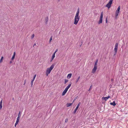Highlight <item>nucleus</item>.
<instances>
[{
  "mask_svg": "<svg viewBox=\"0 0 128 128\" xmlns=\"http://www.w3.org/2000/svg\"><path fill=\"white\" fill-rule=\"evenodd\" d=\"M79 9L78 8L77 11L74 19V24L76 25L80 19V16H79Z\"/></svg>",
  "mask_w": 128,
  "mask_h": 128,
  "instance_id": "nucleus-1",
  "label": "nucleus"
},
{
  "mask_svg": "<svg viewBox=\"0 0 128 128\" xmlns=\"http://www.w3.org/2000/svg\"><path fill=\"white\" fill-rule=\"evenodd\" d=\"M54 65L52 64L50 67L49 68H48L46 71V76H48L51 70L54 68Z\"/></svg>",
  "mask_w": 128,
  "mask_h": 128,
  "instance_id": "nucleus-2",
  "label": "nucleus"
},
{
  "mask_svg": "<svg viewBox=\"0 0 128 128\" xmlns=\"http://www.w3.org/2000/svg\"><path fill=\"white\" fill-rule=\"evenodd\" d=\"M103 15V12H101L100 17V20L98 22V24H100L102 23V18Z\"/></svg>",
  "mask_w": 128,
  "mask_h": 128,
  "instance_id": "nucleus-3",
  "label": "nucleus"
},
{
  "mask_svg": "<svg viewBox=\"0 0 128 128\" xmlns=\"http://www.w3.org/2000/svg\"><path fill=\"white\" fill-rule=\"evenodd\" d=\"M113 0H110L109 2L106 5V6L108 8H110L111 7V4L112 3Z\"/></svg>",
  "mask_w": 128,
  "mask_h": 128,
  "instance_id": "nucleus-4",
  "label": "nucleus"
},
{
  "mask_svg": "<svg viewBox=\"0 0 128 128\" xmlns=\"http://www.w3.org/2000/svg\"><path fill=\"white\" fill-rule=\"evenodd\" d=\"M118 43H116L115 45V48L114 49V50L115 52V54L114 55L116 54V53L117 51L118 46Z\"/></svg>",
  "mask_w": 128,
  "mask_h": 128,
  "instance_id": "nucleus-5",
  "label": "nucleus"
},
{
  "mask_svg": "<svg viewBox=\"0 0 128 128\" xmlns=\"http://www.w3.org/2000/svg\"><path fill=\"white\" fill-rule=\"evenodd\" d=\"M81 104V103L80 102H79L77 106H76V108L75 109L74 112V114H75L77 110H78V109L79 106H80V104Z\"/></svg>",
  "mask_w": 128,
  "mask_h": 128,
  "instance_id": "nucleus-6",
  "label": "nucleus"
},
{
  "mask_svg": "<svg viewBox=\"0 0 128 128\" xmlns=\"http://www.w3.org/2000/svg\"><path fill=\"white\" fill-rule=\"evenodd\" d=\"M120 12V10H117L115 12V17L116 18Z\"/></svg>",
  "mask_w": 128,
  "mask_h": 128,
  "instance_id": "nucleus-7",
  "label": "nucleus"
},
{
  "mask_svg": "<svg viewBox=\"0 0 128 128\" xmlns=\"http://www.w3.org/2000/svg\"><path fill=\"white\" fill-rule=\"evenodd\" d=\"M36 75H35L34 76V77H33V79L32 80V81H31V86L32 87V85H33V82H34V80H35V79L36 78Z\"/></svg>",
  "mask_w": 128,
  "mask_h": 128,
  "instance_id": "nucleus-8",
  "label": "nucleus"
},
{
  "mask_svg": "<svg viewBox=\"0 0 128 128\" xmlns=\"http://www.w3.org/2000/svg\"><path fill=\"white\" fill-rule=\"evenodd\" d=\"M72 85V83H71L69 84L68 86L65 88V90H67V91L68 90V89L70 88V86H71Z\"/></svg>",
  "mask_w": 128,
  "mask_h": 128,
  "instance_id": "nucleus-9",
  "label": "nucleus"
},
{
  "mask_svg": "<svg viewBox=\"0 0 128 128\" xmlns=\"http://www.w3.org/2000/svg\"><path fill=\"white\" fill-rule=\"evenodd\" d=\"M97 69V66H94V67L92 70V72L93 73H94L96 71Z\"/></svg>",
  "mask_w": 128,
  "mask_h": 128,
  "instance_id": "nucleus-10",
  "label": "nucleus"
},
{
  "mask_svg": "<svg viewBox=\"0 0 128 128\" xmlns=\"http://www.w3.org/2000/svg\"><path fill=\"white\" fill-rule=\"evenodd\" d=\"M110 104L111 105H113L114 106H115L116 105L114 101L110 103Z\"/></svg>",
  "mask_w": 128,
  "mask_h": 128,
  "instance_id": "nucleus-11",
  "label": "nucleus"
},
{
  "mask_svg": "<svg viewBox=\"0 0 128 128\" xmlns=\"http://www.w3.org/2000/svg\"><path fill=\"white\" fill-rule=\"evenodd\" d=\"M67 91V90H64L62 93V96H63L66 93V92Z\"/></svg>",
  "mask_w": 128,
  "mask_h": 128,
  "instance_id": "nucleus-12",
  "label": "nucleus"
},
{
  "mask_svg": "<svg viewBox=\"0 0 128 128\" xmlns=\"http://www.w3.org/2000/svg\"><path fill=\"white\" fill-rule=\"evenodd\" d=\"M2 100L0 102V108L1 109L2 107Z\"/></svg>",
  "mask_w": 128,
  "mask_h": 128,
  "instance_id": "nucleus-13",
  "label": "nucleus"
},
{
  "mask_svg": "<svg viewBox=\"0 0 128 128\" xmlns=\"http://www.w3.org/2000/svg\"><path fill=\"white\" fill-rule=\"evenodd\" d=\"M72 74H68L67 76V77L68 78H70L71 77Z\"/></svg>",
  "mask_w": 128,
  "mask_h": 128,
  "instance_id": "nucleus-14",
  "label": "nucleus"
},
{
  "mask_svg": "<svg viewBox=\"0 0 128 128\" xmlns=\"http://www.w3.org/2000/svg\"><path fill=\"white\" fill-rule=\"evenodd\" d=\"M102 100H104L105 101H106L108 99V98L107 97H103L102 98Z\"/></svg>",
  "mask_w": 128,
  "mask_h": 128,
  "instance_id": "nucleus-15",
  "label": "nucleus"
},
{
  "mask_svg": "<svg viewBox=\"0 0 128 128\" xmlns=\"http://www.w3.org/2000/svg\"><path fill=\"white\" fill-rule=\"evenodd\" d=\"M72 104V103H68L66 104V106L68 107L70 106Z\"/></svg>",
  "mask_w": 128,
  "mask_h": 128,
  "instance_id": "nucleus-16",
  "label": "nucleus"
},
{
  "mask_svg": "<svg viewBox=\"0 0 128 128\" xmlns=\"http://www.w3.org/2000/svg\"><path fill=\"white\" fill-rule=\"evenodd\" d=\"M98 60H96V61L95 62V63L94 66H96L97 65V63L98 62Z\"/></svg>",
  "mask_w": 128,
  "mask_h": 128,
  "instance_id": "nucleus-17",
  "label": "nucleus"
},
{
  "mask_svg": "<svg viewBox=\"0 0 128 128\" xmlns=\"http://www.w3.org/2000/svg\"><path fill=\"white\" fill-rule=\"evenodd\" d=\"M19 119H20L19 118H18V117H17V118L16 119V123H18V122H19Z\"/></svg>",
  "mask_w": 128,
  "mask_h": 128,
  "instance_id": "nucleus-18",
  "label": "nucleus"
},
{
  "mask_svg": "<svg viewBox=\"0 0 128 128\" xmlns=\"http://www.w3.org/2000/svg\"><path fill=\"white\" fill-rule=\"evenodd\" d=\"M20 111L19 112V113L18 114V118H20V117L21 116V115L20 114Z\"/></svg>",
  "mask_w": 128,
  "mask_h": 128,
  "instance_id": "nucleus-19",
  "label": "nucleus"
},
{
  "mask_svg": "<svg viewBox=\"0 0 128 128\" xmlns=\"http://www.w3.org/2000/svg\"><path fill=\"white\" fill-rule=\"evenodd\" d=\"M92 85H91L90 86V89H89V90H88V91H89V92H90V90L92 89Z\"/></svg>",
  "mask_w": 128,
  "mask_h": 128,
  "instance_id": "nucleus-20",
  "label": "nucleus"
},
{
  "mask_svg": "<svg viewBox=\"0 0 128 128\" xmlns=\"http://www.w3.org/2000/svg\"><path fill=\"white\" fill-rule=\"evenodd\" d=\"M68 80L66 79H65L64 80V84H66V83L68 81Z\"/></svg>",
  "mask_w": 128,
  "mask_h": 128,
  "instance_id": "nucleus-21",
  "label": "nucleus"
},
{
  "mask_svg": "<svg viewBox=\"0 0 128 128\" xmlns=\"http://www.w3.org/2000/svg\"><path fill=\"white\" fill-rule=\"evenodd\" d=\"M80 76L78 77V78L76 80V83H77L78 82V80L79 79H80Z\"/></svg>",
  "mask_w": 128,
  "mask_h": 128,
  "instance_id": "nucleus-22",
  "label": "nucleus"
},
{
  "mask_svg": "<svg viewBox=\"0 0 128 128\" xmlns=\"http://www.w3.org/2000/svg\"><path fill=\"white\" fill-rule=\"evenodd\" d=\"M55 54L54 53H53V54L52 55V57L54 58L55 57Z\"/></svg>",
  "mask_w": 128,
  "mask_h": 128,
  "instance_id": "nucleus-23",
  "label": "nucleus"
},
{
  "mask_svg": "<svg viewBox=\"0 0 128 128\" xmlns=\"http://www.w3.org/2000/svg\"><path fill=\"white\" fill-rule=\"evenodd\" d=\"M120 6H118L117 10H118H118H120Z\"/></svg>",
  "mask_w": 128,
  "mask_h": 128,
  "instance_id": "nucleus-24",
  "label": "nucleus"
},
{
  "mask_svg": "<svg viewBox=\"0 0 128 128\" xmlns=\"http://www.w3.org/2000/svg\"><path fill=\"white\" fill-rule=\"evenodd\" d=\"M120 6H118L117 10H118H118H120Z\"/></svg>",
  "mask_w": 128,
  "mask_h": 128,
  "instance_id": "nucleus-25",
  "label": "nucleus"
},
{
  "mask_svg": "<svg viewBox=\"0 0 128 128\" xmlns=\"http://www.w3.org/2000/svg\"><path fill=\"white\" fill-rule=\"evenodd\" d=\"M52 36H51L50 38V42L52 40Z\"/></svg>",
  "mask_w": 128,
  "mask_h": 128,
  "instance_id": "nucleus-26",
  "label": "nucleus"
},
{
  "mask_svg": "<svg viewBox=\"0 0 128 128\" xmlns=\"http://www.w3.org/2000/svg\"><path fill=\"white\" fill-rule=\"evenodd\" d=\"M3 58V57L2 56L1 58V59L0 60V62H2Z\"/></svg>",
  "mask_w": 128,
  "mask_h": 128,
  "instance_id": "nucleus-27",
  "label": "nucleus"
},
{
  "mask_svg": "<svg viewBox=\"0 0 128 128\" xmlns=\"http://www.w3.org/2000/svg\"><path fill=\"white\" fill-rule=\"evenodd\" d=\"M68 119L67 118H66L65 120V122H68Z\"/></svg>",
  "mask_w": 128,
  "mask_h": 128,
  "instance_id": "nucleus-28",
  "label": "nucleus"
},
{
  "mask_svg": "<svg viewBox=\"0 0 128 128\" xmlns=\"http://www.w3.org/2000/svg\"><path fill=\"white\" fill-rule=\"evenodd\" d=\"M34 34H33L31 36V38L32 39L34 37Z\"/></svg>",
  "mask_w": 128,
  "mask_h": 128,
  "instance_id": "nucleus-29",
  "label": "nucleus"
},
{
  "mask_svg": "<svg viewBox=\"0 0 128 128\" xmlns=\"http://www.w3.org/2000/svg\"><path fill=\"white\" fill-rule=\"evenodd\" d=\"M14 58L15 57L12 56L11 58L12 60H13L14 59Z\"/></svg>",
  "mask_w": 128,
  "mask_h": 128,
  "instance_id": "nucleus-30",
  "label": "nucleus"
},
{
  "mask_svg": "<svg viewBox=\"0 0 128 128\" xmlns=\"http://www.w3.org/2000/svg\"><path fill=\"white\" fill-rule=\"evenodd\" d=\"M15 54H16L15 52H14V54L13 55V56H14V57H15Z\"/></svg>",
  "mask_w": 128,
  "mask_h": 128,
  "instance_id": "nucleus-31",
  "label": "nucleus"
},
{
  "mask_svg": "<svg viewBox=\"0 0 128 128\" xmlns=\"http://www.w3.org/2000/svg\"><path fill=\"white\" fill-rule=\"evenodd\" d=\"M15 54H16L15 52H14V54L13 55V56H14V57H15Z\"/></svg>",
  "mask_w": 128,
  "mask_h": 128,
  "instance_id": "nucleus-32",
  "label": "nucleus"
},
{
  "mask_svg": "<svg viewBox=\"0 0 128 128\" xmlns=\"http://www.w3.org/2000/svg\"><path fill=\"white\" fill-rule=\"evenodd\" d=\"M18 124V123H16V122L15 124V127L16 125H17V124Z\"/></svg>",
  "mask_w": 128,
  "mask_h": 128,
  "instance_id": "nucleus-33",
  "label": "nucleus"
},
{
  "mask_svg": "<svg viewBox=\"0 0 128 128\" xmlns=\"http://www.w3.org/2000/svg\"><path fill=\"white\" fill-rule=\"evenodd\" d=\"M58 51V50H57V49L54 52V53L55 54L56 53V52L57 51Z\"/></svg>",
  "mask_w": 128,
  "mask_h": 128,
  "instance_id": "nucleus-34",
  "label": "nucleus"
},
{
  "mask_svg": "<svg viewBox=\"0 0 128 128\" xmlns=\"http://www.w3.org/2000/svg\"><path fill=\"white\" fill-rule=\"evenodd\" d=\"M54 58H51V61H50L51 62H52V60H53V59H54Z\"/></svg>",
  "mask_w": 128,
  "mask_h": 128,
  "instance_id": "nucleus-35",
  "label": "nucleus"
},
{
  "mask_svg": "<svg viewBox=\"0 0 128 128\" xmlns=\"http://www.w3.org/2000/svg\"><path fill=\"white\" fill-rule=\"evenodd\" d=\"M54 58H51V61H50L51 62H52V60H53V59H54Z\"/></svg>",
  "mask_w": 128,
  "mask_h": 128,
  "instance_id": "nucleus-36",
  "label": "nucleus"
},
{
  "mask_svg": "<svg viewBox=\"0 0 128 128\" xmlns=\"http://www.w3.org/2000/svg\"><path fill=\"white\" fill-rule=\"evenodd\" d=\"M108 98V99L109 98H110V96H108V97H107Z\"/></svg>",
  "mask_w": 128,
  "mask_h": 128,
  "instance_id": "nucleus-37",
  "label": "nucleus"
},
{
  "mask_svg": "<svg viewBox=\"0 0 128 128\" xmlns=\"http://www.w3.org/2000/svg\"><path fill=\"white\" fill-rule=\"evenodd\" d=\"M106 23H107V22H108V20H107V18H106Z\"/></svg>",
  "mask_w": 128,
  "mask_h": 128,
  "instance_id": "nucleus-38",
  "label": "nucleus"
},
{
  "mask_svg": "<svg viewBox=\"0 0 128 128\" xmlns=\"http://www.w3.org/2000/svg\"><path fill=\"white\" fill-rule=\"evenodd\" d=\"M12 61H10V64H12Z\"/></svg>",
  "mask_w": 128,
  "mask_h": 128,
  "instance_id": "nucleus-39",
  "label": "nucleus"
},
{
  "mask_svg": "<svg viewBox=\"0 0 128 128\" xmlns=\"http://www.w3.org/2000/svg\"><path fill=\"white\" fill-rule=\"evenodd\" d=\"M78 96H77L76 97V98H75L74 99V100H76V98H77V97Z\"/></svg>",
  "mask_w": 128,
  "mask_h": 128,
  "instance_id": "nucleus-40",
  "label": "nucleus"
},
{
  "mask_svg": "<svg viewBox=\"0 0 128 128\" xmlns=\"http://www.w3.org/2000/svg\"><path fill=\"white\" fill-rule=\"evenodd\" d=\"M35 45H36V43H34V46H35Z\"/></svg>",
  "mask_w": 128,
  "mask_h": 128,
  "instance_id": "nucleus-41",
  "label": "nucleus"
},
{
  "mask_svg": "<svg viewBox=\"0 0 128 128\" xmlns=\"http://www.w3.org/2000/svg\"><path fill=\"white\" fill-rule=\"evenodd\" d=\"M24 82V84L26 82V80H25Z\"/></svg>",
  "mask_w": 128,
  "mask_h": 128,
  "instance_id": "nucleus-42",
  "label": "nucleus"
},
{
  "mask_svg": "<svg viewBox=\"0 0 128 128\" xmlns=\"http://www.w3.org/2000/svg\"><path fill=\"white\" fill-rule=\"evenodd\" d=\"M47 21H48L47 20L46 21V23H47Z\"/></svg>",
  "mask_w": 128,
  "mask_h": 128,
  "instance_id": "nucleus-43",
  "label": "nucleus"
},
{
  "mask_svg": "<svg viewBox=\"0 0 128 128\" xmlns=\"http://www.w3.org/2000/svg\"><path fill=\"white\" fill-rule=\"evenodd\" d=\"M14 98H13V100H14Z\"/></svg>",
  "mask_w": 128,
  "mask_h": 128,
  "instance_id": "nucleus-44",
  "label": "nucleus"
},
{
  "mask_svg": "<svg viewBox=\"0 0 128 128\" xmlns=\"http://www.w3.org/2000/svg\"><path fill=\"white\" fill-rule=\"evenodd\" d=\"M58 0L59 1V0Z\"/></svg>",
  "mask_w": 128,
  "mask_h": 128,
  "instance_id": "nucleus-45",
  "label": "nucleus"
}]
</instances>
